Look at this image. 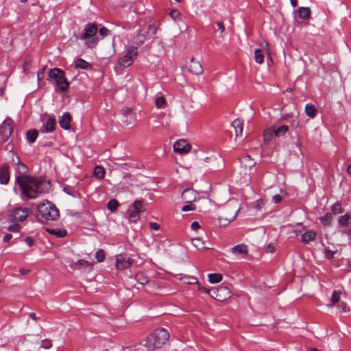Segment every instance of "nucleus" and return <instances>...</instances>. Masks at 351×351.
I'll return each instance as SVG.
<instances>
[{
    "instance_id": "obj_37",
    "label": "nucleus",
    "mask_w": 351,
    "mask_h": 351,
    "mask_svg": "<svg viewBox=\"0 0 351 351\" xmlns=\"http://www.w3.org/2000/svg\"><path fill=\"white\" fill-rule=\"evenodd\" d=\"M155 104L158 108H164L167 105L166 99L162 96L157 97Z\"/></svg>"
},
{
    "instance_id": "obj_11",
    "label": "nucleus",
    "mask_w": 351,
    "mask_h": 351,
    "mask_svg": "<svg viewBox=\"0 0 351 351\" xmlns=\"http://www.w3.org/2000/svg\"><path fill=\"white\" fill-rule=\"evenodd\" d=\"M191 149V145L185 139H179L173 144L175 152L183 154L188 153Z\"/></svg>"
},
{
    "instance_id": "obj_53",
    "label": "nucleus",
    "mask_w": 351,
    "mask_h": 351,
    "mask_svg": "<svg viewBox=\"0 0 351 351\" xmlns=\"http://www.w3.org/2000/svg\"><path fill=\"white\" fill-rule=\"evenodd\" d=\"M108 29L104 27L100 28L99 29V34L101 36V38H104V36H107L108 34Z\"/></svg>"
},
{
    "instance_id": "obj_8",
    "label": "nucleus",
    "mask_w": 351,
    "mask_h": 351,
    "mask_svg": "<svg viewBox=\"0 0 351 351\" xmlns=\"http://www.w3.org/2000/svg\"><path fill=\"white\" fill-rule=\"evenodd\" d=\"M137 54V47H129L127 49L125 54L119 60V64L120 66L123 68H126L130 66L133 63L134 60L136 57Z\"/></svg>"
},
{
    "instance_id": "obj_47",
    "label": "nucleus",
    "mask_w": 351,
    "mask_h": 351,
    "mask_svg": "<svg viewBox=\"0 0 351 351\" xmlns=\"http://www.w3.org/2000/svg\"><path fill=\"white\" fill-rule=\"evenodd\" d=\"M336 253V252L335 251H332L329 249H326L324 250V255H325V257L328 259V260H331L334 257V254Z\"/></svg>"
},
{
    "instance_id": "obj_56",
    "label": "nucleus",
    "mask_w": 351,
    "mask_h": 351,
    "mask_svg": "<svg viewBox=\"0 0 351 351\" xmlns=\"http://www.w3.org/2000/svg\"><path fill=\"white\" fill-rule=\"evenodd\" d=\"M282 199V196L278 194L274 195L272 197L273 201L276 204L280 203Z\"/></svg>"
},
{
    "instance_id": "obj_48",
    "label": "nucleus",
    "mask_w": 351,
    "mask_h": 351,
    "mask_svg": "<svg viewBox=\"0 0 351 351\" xmlns=\"http://www.w3.org/2000/svg\"><path fill=\"white\" fill-rule=\"evenodd\" d=\"M52 346L51 341L49 339H44L41 342V347L45 349H49Z\"/></svg>"
},
{
    "instance_id": "obj_1",
    "label": "nucleus",
    "mask_w": 351,
    "mask_h": 351,
    "mask_svg": "<svg viewBox=\"0 0 351 351\" xmlns=\"http://www.w3.org/2000/svg\"><path fill=\"white\" fill-rule=\"evenodd\" d=\"M15 182L19 186L21 198L24 202L36 199L50 189L49 182L28 175L16 176Z\"/></svg>"
},
{
    "instance_id": "obj_39",
    "label": "nucleus",
    "mask_w": 351,
    "mask_h": 351,
    "mask_svg": "<svg viewBox=\"0 0 351 351\" xmlns=\"http://www.w3.org/2000/svg\"><path fill=\"white\" fill-rule=\"evenodd\" d=\"M106 254L102 249L98 250L95 253V258L99 263L103 262L105 260Z\"/></svg>"
},
{
    "instance_id": "obj_42",
    "label": "nucleus",
    "mask_w": 351,
    "mask_h": 351,
    "mask_svg": "<svg viewBox=\"0 0 351 351\" xmlns=\"http://www.w3.org/2000/svg\"><path fill=\"white\" fill-rule=\"evenodd\" d=\"M32 60L29 58H26L23 64V71L24 73H27L31 67Z\"/></svg>"
},
{
    "instance_id": "obj_17",
    "label": "nucleus",
    "mask_w": 351,
    "mask_h": 351,
    "mask_svg": "<svg viewBox=\"0 0 351 351\" xmlns=\"http://www.w3.org/2000/svg\"><path fill=\"white\" fill-rule=\"evenodd\" d=\"M262 48L263 49H257L254 51L255 61L256 63L260 64H263L264 62L263 50H267L268 49V43L265 42V44L262 45Z\"/></svg>"
},
{
    "instance_id": "obj_18",
    "label": "nucleus",
    "mask_w": 351,
    "mask_h": 351,
    "mask_svg": "<svg viewBox=\"0 0 351 351\" xmlns=\"http://www.w3.org/2000/svg\"><path fill=\"white\" fill-rule=\"evenodd\" d=\"M92 263L85 260H78L77 262L73 263L71 267L75 269H91Z\"/></svg>"
},
{
    "instance_id": "obj_61",
    "label": "nucleus",
    "mask_w": 351,
    "mask_h": 351,
    "mask_svg": "<svg viewBox=\"0 0 351 351\" xmlns=\"http://www.w3.org/2000/svg\"><path fill=\"white\" fill-rule=\"evenodd\" d=\"M275 251V247L271 244H269L267 247V252L273 253Z\"/></svg>"
},
{
    "instance_id": "obj_21",
    "label": "nucleus",
    "mask_w": 351,
    "mask_h": 351,
    "mask_svg": "<svg viewBox=\"0 0 351 351\" xmlns=\"http://www.w3.org/2000/svg\"><path fill=\"white\" fill-rule=\"evenodd\" d=\"M317 237L316 232L313 230H309L304 233L302 236V241L304 243H309L311 241H313Z\"/></svg>"
},
{
    "instance_id": "obj_54",
    "label": "nucleus",
    "mask_w": 351,
    "mask_h": 351,
    "mask_svg": "<svg viewBox=\"0 0 351 351\" xmlns=\"http://www.w3.org/2000/svg\"><path fill=\"white\" fill-rule=\"evenodd\" d=\"M45 67H44L43 69L38 71L37 78H38V81H40L43 78L44 74H45Z\"/></svg>"
},
{
    "instance_id": "obj_10",
    "label": "nucleus",
    "mask_w": 351,
    "mask_h": 351,
    "mask_svg": "<svg viewBox=\"0 0 351 351\" xmlns=\"http://www.w3.org/2000/svg\"><path fill=\"white\" fill-rule=\"evenodd\" d=\"M14 128V121L10 118L7 117L1 123L0 127V132L4 140H8L11 136Z\"/></svg>"
},
{
    "instance_id": "obj_64",
    "label": "nucleus",
    "mask_w": 351,
    "mask_h": 351,
    "mask_svg": "<svg viewBox=\"0 0 351 351\" xmlns=\"http://www.w3.org/2000/svg\"><path fill=\"white\" fill-rule=\"evenodd\" d=\"M64 192H66V193L67 194H69V195H71L74 196V195L71 193V191H70V187H69V186H65V187L64 188Z\"/></svg>"
},
{
    "instance_id": "obj_5",
    "label": "nucleus",
    "mask_w": 351,
    "mask_h": 351,
    "mask_svg": "<svg viewBox=\"0 0 351 351\" xmlns=\"http://www.w3.org/2000/svg\"><path fill=\"white\" fill-rule=\"evenodd\" d=\"M169 338V332L164 328L156 329L149 337L152 346L155 348H161Z\"/></svg>"
},
{
    "instance_id": "obj_9",
    "label": "nucleus",
    "mask_w": 351,
    "mask_h": 351,
    "mask_svg": "<svg viewBox=\"0 0 351 351\" xmlns=\"http://www.w3.org/2000/svg\"><path fill=\"white\" fill-rule=\"evenodd\" d=\"M210 291L212 292L210 295L218 301H225L232 295L230 289L226 286H220Z\"/></svg>"
},
{
    "instance_id": "obj_15",
    "label": "nucleus",
    "mask_w": 351,
    "mask_h": 351,
    "mask_svg": "<svg viewBox=\"0 0 351 351\" xmlns=\"http://www.w3.org/2000/svg\"><path fill=\"white\" fill-rule=\"evenodd\" d=\"M10 180L9 167L4 164L0 168V183L7 184Z\"/></svg>"
},
{
    "instance_id": "obj_49",
    "label": "nucleus",
    "mask_w": 351,
    "mask_h": 351,
    "mask_svg": "<svg viewBox=\"0 0 351 351\" xmlns=\"http://www.w3.org/2000/svg\"><path fill=\"white\" fill-rule=\"evenodd\" d=\"M216 24L218 27V29L220 31L221 33V37H223V33L225 32V25L222 21H217L216 22Z\"/></svg>"
},
{
    "instance_id": "obj_59",
    "label": "nucleus",
    "mask_w": 351,
    "mask_h": 351,
    "mask_svg": "<svg viewBox=\"0 0 351 351\" xmlns=\"http://www.w3.org/2000/svg\"><path fill=\"white\" fill-rule=\"evenodd\" d=\"M12 238V235L10 233H7L4 235L3 238V242H9Z\"/></svg>"
},
{
    "instance_id": "obj_55",
    "label": "nucleus",
    "mask_w": 351,
    "mask_h": 351,
    "mask_svg": "<svg viewBox=\"0 0 351 351\" xmlns=\"http://www.w3.org/2000/svg\"><path fill=\"white\" fill-rule=\"evenodd\" d=\"M149 228L153 230H158L160 228V226L158 223L156 222L149 223Z\"/></svg>"
},
{
    "instance_id": "obj_57",
    "label": "nucleus",
    "mask_w": 351,
    "mask_h": 351,
    "mask_svg": "<svg viewBox=\"0 0 351 351\" xmlns=\"http://www.w3.org/2000/svg\"><path fill=\"white\" fill-rule=\"evenodd\" d=\"M25 241L29 247L32 246L34 243V239L30 237H26Z\"/></svg>"
},
{
    "instance_id": "obj_7",
    "label": "nucleus",
    "mask_w": 351,
    "mask_h": 351,
    "mask_svg": "<svg viewBox=\"0 0 351 351\" xmlns=\"http://www.w3.org/2000/svg\"><path fill=\"white\" fill-rule=\"evenodd\" d=\"M145 206L142 200H136L129 208L128 219L130 221L136 223L139 219V214L145 210Z\"/></svg>"
},
{
    "instance_id": "obj_33",
    "label": "nucleus",
    "mask_w": 351,
    "mask_h": 351,
    "mask_svg": "<svg viewBox=\"0 0 351 351\" xmlns=\"http://www.w3.org/2000/svg\"><path fill=\"white\" fill-rule=\"evenodd\" d=\"M192 243L194 247H195L197 250H204L208 249V247L204 245V243L201 238H195L192 239Z\"/></svg>"
},
{
    "instance_id": "obj_4",
    "label": "nucleus",
    "mask_w": 351,
    "mask_h": 351,
    "mask_svg": "<svg viewBox=\"0 0 351 351\" xmlns=\"http://www.w3.org/2000/svg\"><path fill=\"white\" fill-rule=\"evenodd\" d=\"M49 76L56 81V90L63 93L68 89L69 82L66 79L64 72L62 69L58 68L50 69Z\"/></svg>"
},
{
    "instance_id": "obj_32",
    "label": "nucleus",
    "mask_w": 351,
    "mask_h": 351,
    "mask_svg": "<svg viewBox=\"0 0 351 351\" xmlns=\"http://www.w3.org/2000/svg\"><path fill=\"white\" fill-rule=\"evenodd\" d=\"M38 131L36 130H30L27 132V139L30 143H32L35 142L38 137Z\"/></svg>"
},
{
    "instance_id": "obj_62",
    "label": "nucleus",
    "mask_w": 351,
    "mask_h": 351,
    "mask_svg": "<svg viewBox=\"0 0 351 351\" xmlns=\"http://www.w3.org/2000/svg\"><path fill=\"white\" fill-rule=\"evenodd\" d=\"M170 15L172 18L175 19L180 15V13L177 10H174L171 11Z\"/></svg>"
},
{
    "instance_id": "obj_2",
    "label": "nucleus",
    "mask_w": 351,
    "mask_h": 351,
    "mask_svg": "<svg viewBox=\"0 0 351 351\" xmlns=\"http://www.w3.org/2000/svg\"><path fill=\"white\" fill-rule=\"evenodd\" d=\"M37 210L38 212V216L42 221H56L60 217V212L58 208L48 201L40 204Z\"/></svg>"
},
{
    "instance_id": "obj_46",
    "label": "nucleus",
    "mask_w": 351,
    "mask_h": 351,
    "mask_svg": "<svg viewBox=\"0 0 351 351\" xmlns=\"http://www.w3.org/2000/svg\"><path fill=\"white\" fill-rule=\"evenodd\" d=\"M21 227L19 224L14 223V224L9 226L8 227V230L10 232H19L21 230Z\"/></svg>"
},
{
    "instance_id": "obj_13",
    "label": "nucleus",
    "mask_w": 351,
    "mask_h": 351,
    "mask_svg": "<svg viewBox=\"0 0 351 351\" xmlns=\"http://www.w3.org/2000/svg\"><path fill=\"white\" fill-rule=\"evenodd\" d=\"M151 29H154V33L155 34L156 29L154 28L152 25H149L142 27V29L140 30V32L137 36V38H137L136 43L138 45H141L144 43Z\"/></svg>"
},
{
    "instance_id": "obj_58",
    "label": "nucleus",
    "mask_w": 351,
    "mask_h": 351,
    "mask_svg": "<svg viewBox=\"0 0 351 351\" xmlns=\"http://www.w3.org/2000/svg\"><path fill=\"white\" fill-rule=\"evenodd\" d=\"M134 263V260L130 257L127 258H126V262H125V269H128Z\"/></svg>"
},
{
    "instance_id": "obj_3",
    "label": "nucleus",
    "mask_w": 351,
    "mask_h": 351,
    "mask_svg": "<svg viewBox=\"0 0 351 351\" xmlns=\"http://www.w3.org/2000/svg\"><path fill=\"white\" fill-rule=\"evenodd\" d=\"M97 26L95 23H88L84 27V33L79 38L81 40H85V45L90 49L96 47L99 38L95 37L97 32Z\"/></svg>"
},
{
    "instance_id": "obj_50",
    "label": "nucleus",
    "mask_w": 351,
    "mask_h": 351,
    "mask_svg": "<svg viewBox=\"0 0 351 351\" xmlns=\"http://www.w3.org/2000/svg\"><path fill=\"white\" fill-rule=\"evenodd\" d=\"M233 219H234V217L232 219H223L222 217H219V226H221V227L226 226Z\"/></svg>"
},
{
    "instance_id": "obj_14",
    "label": "nucleus",
    "mask_w": 351,
    "mask_h": 351,
    "mask_svg": "<svg viewBox=\"0 0 351 351\" xmlns=\"http://www.w3.org/2000/svg\"><path fill=\"white\" fill-rule=\"evenodd\" d=\"M203 68L200 62L192 58L189 64V71L194 75H200L203 73Z\"/></svg>"
},
{
    "instance_id": "obj_28",
    "label": "nucleus",
    "mask_w": 351,
    "mask_h": 351,
    "mask_svg": "<svg viewBox=\"0 0 351 351\" xmlns=\"http://www.w3.org/2000/svg\"><path fill=\"white\" fill-rule=\"evenodd\" d=\"M126 258L122 254L117 256L116 267L118 269H125Z\"/></svg>"
},
{
    "instance_id": "obj_30",
    "label": "nucleus",
    "mask_w": 351,
    "mask_h": 351,
    "mask_svg": "<svg viewBox=\"0 0 351 351\" xmlns=\"http://www.w3.org/2000/svg\"><path fill=\"white\" fill-rule=\"evenodd\" d=\"M273 135H274V127H270L265 130L263 134L264 141L268 143L271 141Z\"/></svg>"
},
{
    "instance_id": "obj_38",
    "label": "nucleus",
    "mask_w": 351,
    "mask_h": 351,
    "mask_svg": "<svg viewBox=\"0 0 351 351\" xmlns=\"http://www.w3.org/2000/svg\"><path fill=\"white\" fill-rule=\"evenodd\" d=\"M119 204L118 201L114 199H110L108 202V208L111 212H114V211L117 210V207L119 206Z\"/></svg>"
},
{
    "instance_id": "obj_24",
    "label": "nucleus",
    "mask_w": 351,
    "mask_h": 351,
    "mask_svg": "<svg viewBox=\"0 0 351 351\" xmlns=\"http://www.w3.org/2000/svg\"><path fill=\"white\" fill-rule=\"evenodd\" d=\"M298 16L302 19H308L311 17V10L308 7H300L298 10Z\"/></svg>"
},
{
    "instance_id": "obj_34",
    "label": "nucleus",
    "mask_w": 351,
    "mask_h": 351,
    "mask_svg": "<svg viewBox=\"0 0 351 351\" xmlns=\"http://www.w3.org/2000/svg\"><path fill=\"white\" fill-rule=\"evenodd\" d=\"M208 277L210 283H217L222 280V276L218 273L210 274Z\"/></svg>"
},
{
    "instance_id": "obj_22",
    "label": "nucleus",
    "mask_w": 351,
    "mask_h": 351,
    "mask_svg": "<svg viewBox=\"0 0 351 351\" xmlns=\"http://www.w3.org/2000/svg\"><path fill=\"white\" fill-rule=\"evenodd\" d=\"M56 121L55 118L51 117L47 119L46 123L44 125V130L45 132H53L56 129Z\"/></svg>"
},
{
    "instance_id": "obj_51",
    "label": "nucleus",
    "mask_w": 351,
    "mask_h": 351,
    "mask_svg": "<svg viewBox=\"0 0 351 351\" xmlns=\"http://www.w3.org/2000/svg\"><path fill=\"white\" fill-rule=\"evenodd\" d=\"M189 204L184 206L182 208V211L183 212H187L189 210H195V206L192 204V203H188Z\"/></svg>"
},
{
    "instance_id": "obj_60",
    "label": "nucleus",
    "mask_w": 351,
    "mask_h": 351,
    "mask_svg": "<svg viewBox=\"0 0 351 351\" xmlns=\"http://www.w3.org/2000/svg\"><path fill=\"white\" fill-rule=\"evenodd\" d=\"M191 228L193 230H197L200 228V226L197 221H193L191 225Z\"/></svg>"
},
{
    "instance_id": "obj_16",
    "label": "nucleus",
    "mask_w": 351,
    "mask_h": 351,
    "mask_svg": "<svg viewBox=\"0 0 351 351\" xmlns=\"http://www.w3.org/2000/svg\"><path fill=\"white\" fill-rule=\"evenodd\" d=\"M71 114L69 112H64L60 118L59 124L62 129L69 130L71 128Z\"/></svg>"
},
{
    "instance_id": "obj_20",
    "label": "nucleus",
    "mask_w": 351,
    "mask_h": 351,
    "mask_svg": "<svg viewBox=\"0 0 351 351\" xmlns=\"http://www.w3.org/2000/svg\"><path fill=\"white\" fill-rule=\"evenodd\" d=\"M232 126L234 129L236 138L242 135L243 123L240 119H237L234 120L232 123Z\"/></svg>"
},
{
    "instance_id": "obj_52",
    "label": "nucleus",
    "mask_w": 351,
    "mask_h": 351,
    "mask_svg": "<svg viewBox=\"0 0 351 351\" xmlns=\"http://www.w3.org/2000/svg\"><path fill=\"white\" fill-rule=\"evenodd\" d=\"M241 160V162L250 161V162L248 163L249 167H252L254 165V162L251 160V157L248 155L243 156Z\"/></svg>"
},
{
    "instance_id": "obj_63",
    "label": "nucleus",
    "mask_w": 351,
    "mask_h": 351,
    "mask_svg": "<svg viewBox=\"0 0 351 351\" xmlns=\"http://www.w3.org/2000/svg\"><path fill=\"white\" fill-rule=\"evenodd\" d=\"M29 316L34 321L38 320L40 318L38 317L34 313H29Z\"/></svg>"
},
{
    "instance_id": "obj_41",
    "label": "nucleus",
    "mask_w": 351,
    "mask_h": 351,
    "mask_svg": "<svg viewBox=\"0 0 351 351\" xmlns=\"http://www.w3.org/2000/svg\"><path fill=\"white\" fill-rule=\"evenodd\" d=\"M184 283L193 285L197 283V279L191 276H184L181 278Z\"/></svg>"
},
{
    "instance_id": "obj_12",
    "label": "nucleus",
    "mask_w": 351,
    "mask_h": 351,
    "mask_svg": "<svg viewBox=\"0 0 351 351\" xmlns=\"http://www.w3.org/2000/svg\"><path fill=\"white\" fill-rule=\"evenodd\" d=\"M182 198L186 203H193L198 198V193L193 189H186L183 191Z\"/></svg>"
},
{
    "instance_id": "obj_45",
    "label": "nucleus",
    "mask_w": 351,
    "mask_h": 351,
    "mask_svg": "<svg viewBox=\"0 0 351 351\" xmlns=\"http://www.w3.org/2000/svg\"><path fill=\"white\" fill-rule=\"evenodd\" d=\"M332 212L333 214L337 215L342 212V207L340 203L337 202L332 206Z\"/></svg>"
},
{
    "instance_id": "obj_35",
    "label": "nucleus",
    "mask_w": 351,
    "mask_h": 351,
    "mask_svg": "<svg viewBox=\"0 0 351 351\" xmlns=\"http://www.w3.org/2000/svg\"><path fill=\"white\" fill-rule=\"evenodd\" d=\"M48 232L51 234L57 236L59 238H62L66 235V231L64 230L60 229H48Z\"/></svg>"
},
{
    "instance_id": "obj_36",
    "label": "nucleus",
    "mask_w": 351,
    "mask_h": 351,
    "mask_svg": "<svg viewBox=\"0 0 351 351\" xmlns=\"http://www.w3.org/2000/svg\"><path fill=\"white\" fill-rule=\"evenodd\" d=\"M121 112L123 115L125 117H129L130 119V121H128V123H131L132 121L134 119V113L133 112L132 110L130 108H125L121 110Z\"/></svg>"
},
{
    "instance_id": "obj_40",
    "label": "nucleus",
    "mask_w": 351,
    "mask_h": 351,
    "mask_svg": "<svg viewBox=\"0 0 351 351\" xmlns=\"http://www.w3.org/2000/svg\"><path fill=\"white\" fill-rule=\"evenodd\" d=\"M18 162L16 163L17 165V171L21 173V176H23V174L25 173L27 170V167L23 164L19 158H17Z\"/></svg>"
},
{
    "instance_id": "obj_29",
    "label": "nucleus",
    "mask_w": 351,
    "mask_h": 351,
    "mask_svg": "<svg viewBox=\"0 0 351 351\" xmlns=\"http://www.w3.org/2000/svg\"><path fill=\"white\" fill-rule=\"evenodd\" d=\"M341 295V291L340 290H335L333 291L331 299L330 304L328 305L329 306H333L340 300V297Z\"/></svg>"
},
{
    "instance_id": "obj_31",
    "label": "nucleus",
    "mask_w": 351,
    "mask_h": 351,
    "mask_svg": "<svg viewBox=\"0 0 351 351\" xmlns=\"http://www.w3.org/2000/svg\"><path fill=\"white\" fill-rule=\"evenodd\" d=\"M93 175L98 179H103L105 176V170L101 166H96L93 171Z\"/></svg>"
},
{
    "instance_id": "obj_43",
    "label": "nucleus",
    "mask_w": 351,
    "mask_h": 351,
    "mask_svg": "<svg viewBox=\"0 0 351 351\" xmlns=\"http://www.w3.org/2000/svg\"><path fill=\"white\" fill-rule=\"evenodd\" d=\"M136 279L138 282L141 285H145L148 282V279L146 276H144L143 274L138 273L136 275Z\"/></svg>"
},
{
    "instance_id": "obj_23",
    "label": "nucleus",
    "mask_w": 351,
    "mask_h": 351,
    "mask_svg": "<svg viewBox=\"0 0 351 351\" xmlns=\"http://www.w3.org/2000/svg\"><path fill=\"white\" fill-rule=\"evenodd\" d=\"M75 66L76 69H85L88 70L92 69V65L86 62V60L79 58L75 61Z\"/></svg>"
},
{
    "instance_id": "obj_26",
    "label": "nucleus",
    "mask_w": 351,
    "mask_h": 351,
    "mask_svg": "<svg viewBox=\"0 0 351 351\" xmlns=\"http://www.w3.org/2000/svg\"><path fill=\"white\" fill-rule=\"evenodd\" d=\"M305 112L311 118H314L317 113V110L314 105L306 104L305 106Z\"/></svg>"
},
{
    "instance_id": "obj_19",
    "label": "nucleus",
    "mask_w": 351,
    "mask_h": 351,
    "mask_svg": "<svg viewBox=\"0 0 351 351\" xmlns=\"http://www.w3.org/2000/svg\"><path fill=\"white\" fill-rule=\"evenodd\" d=\"M231 252L234 254H247L248 252V247L246 245L241 243L231 248Z\"/></svg>"
},
{
    "instance_id": "obj_25",
    "label": "nucleus",
    "mask_w": 351,
    "mask_h": 351,
    "mask_svg": "<svg viewBox=\"0 0 351 351\" xmlns=\"http://www.w3.org/2000/svg\"><path fill=\"white\" fill-rule=\"evenodd\" d=\"M351 219V213H347L344 215L339 217L338 220L339 225L342 227L348 226L349 221Z\"/></svg>"
},
{
    "instance_id": "obj_44",
    "label": "nucleus",
    "mask_w": 351,
    "mask_h": 351,
    "mask_svg": "<svg viewBox=\"0 0 351 351\" xmlns=\"http://www.w3.org/2000/svg\"><path fill=\"white\" fill-rule=\"evenodd\" d=\"M332 219V215L330 213H326L323 217L320 218V221L324 224V225H329L330 221Z\"/></svg>"
},
{
    "instance_id": "obj_6",
    "label": "nucleus",
    "mask_w": 351,
    "mask_h": 351,
    "mask_svg": "<svg viewBox=\"0 0 351 351\" xmlns=\"http://www.w3.org/2000/svg\"><path fill=\"white\" fill-rule=\"evenodd\" d=\"M30 213V210L27 208L17 207L9 211L8 217L12 222H23Z\"/></svg>"
},
{
    "instance_id": "obj_27",
    "label": "nucleus",
    "mask_w": 351,
    "mask_h": 351,
    "mask_svg": "<svg viewBox=\"0 0 351 351\" xmlns=\"http://www.w3.org/2000/svg\"><path fill=\"white\" fill-rule=\"evenodd\" d=\"M289 131V126L287 125H282L278 128L274 127V135L277 137L284 136Z\"/></svg>"
}]
</instances>
